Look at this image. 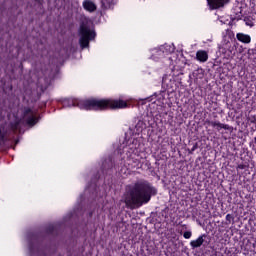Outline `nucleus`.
Instances as JSON below:
<instances>
[{
    "label": "nucleus",
    "instance_id": "nucleus-1",
    "mask_svg": "<svg viewBox=\"0 0 256 256\" xmlns=\"http://www.w3.org/2000/svg\"><path fill=\"white\" fill-rule=\"evenodd\" d=\"M63 105L65 107H79L84 111H105L107 109H125L127 101L123 99H68L64 100Z\"/></svg>",
    "mask_w": 256,
    "mask_h": 256
},
{
    "label": "nucleus",
    "instance_id": "nucleus-2",
    "mask_svg": "<svg viewBox=\"0 0 256 256\" xmlns=\"http://www.w3.org/2000/svg\"><path fill=\"white\" fill-rule=\"evenodd\" d=\"M150 53V59H152V61H155L156 63L163 61V63L171 67L172 71L181 69V67L185 65L183 54L175 52V46L173 45L164 44L158 48L151 49Z\"/></svg>",
    "mask_w": 256,
    "mask_h": 256
},
{
    "label": "nucleus",
    "instance_id": "nucleus-3",
    "mask_svg": "<svg viewBox=\"0 0 256 256\" xmlns=\"http://www.w3.org/2000/svg\"><path fill=\"white\" fill-rule=\"evenodd\" d=\"M152 195H157V190L150 186L148 182L140 181L132 187L130 200L134 204V207H141V205H145V203L151 201Z\"/></svg>",
    "mask_w": 256,
    "mask_h": 256
},
{
    "label": "nucleus",
    "instance_id": "nucleus-4",
    "mask_svg": "<svg viewBox=\"0 0 256 256\" xmlns=\"http://www.w3.org/2000/svg\"><path fill=\"white\" fill-rule=\"evenodd\" d=\"M95 39V31L91 29L85 22L80 26V45L82 48L89 47V42Z\"/></svg>",
    "mask_w": 256,
    "mask_h": 256
},
{
    "label": "nucleus",
    "instance_id": "nucleus-5",
    "mask_svg": "<svg viewBox=\"0 0 256 256\" xmlns=\"http://www.w3.org/2000/svg\"><path fill=\"white\" fill-rule=\"evenodd\" d=\"M23 120L26 121V123L28 125L33 127V125H35L37 123V112L35 110L29 109V108L26 109L24 111Z\"/></svg>",
    "mask_w": 256,
    "mask_h": 256
},
{
    "label": "nucleus",
    "instance_id": "nucleus-6",
    "mask_svg": "<svg viewBox=\"0 0 256 256\" xmlns=\"http://www.w3.org/2000/svg\"><path fill=\"white\" fill-rule=\"evenodd\" d=\"M208 7L211 9V11L215 9H221V7H225L227 3H229V0H207Z\"/></svg>",
    "mask_w": 256,
    "mask_h": 256
},
{
    "label": "nucleus",
    "instance_id": "nucleus-7",
    "mask_svg": "<svg viewBox=\"0 0 256 256\" xmlns=\"http://www.w3.org/2000/svg\"><path fill=\"white\" fill-rule=\"evenodd\" d=\"M162 84L166 89H173L175 87V79L171 75H165L162 79Z\"/></svg>",
    "mask_w": 256,
    "mask_h": 256
},
{
    "label": "nucleus",
    "instance_id": "nucleus-8",
    "mask_svg": "<svg viewBox=\"0 0 256 256\" xmlns=\"http://www.w3.org/2000/svg\"><path fill=\"white\" fill-rule=\"evenodd\" d=\"M82 5L85 11H88L89 13L97 11V5H95L91 0H85Z\"/></svg>",
    "mask_w": 256,
    "mask_h": 256
},
{
    "label": "nucleus",
    "instance_id": "nucleus-9",
    "mask_svg": "<svg viewBox=\"0 0 256 256\" xmlns=\"http://www.w3.org/2000/svg\"><path fill=\"white\" fill-rule=\"evenodd\" d=\"M203 243H205V235H201L196 240H192L190 242V247H192V249H197L201 247Z\"/></svg>",
    "mask_w": 256,
    "mask_h": 256
},
{
    "label": "nucleus",
    "instance_id": "nucleus-10",
    "mask_svg": "<svg viewBox=\"0 0 256 256\" xmlns=\"http://www.w3.org/2000/svg\"><path fill=\"white\" fill-rule=\"evenodd\" d=\"M196 59H198L200 63H205L207 59H209V54H207V51L205 50H199L196 53Z\"/></svg>",
    "mask_w": 256,
    "mask_h": 256
},
{
    "label": "nucleus",
    "instance_id": "nucleus-11",
    "mask_svg": "<svg viewBox=\"0 0 256 256\" xmlns=\"http://www.w3.org/2000/svg\"><path fill=\"white\" fill-rule=\"evenodd\" d=\"M236 38L240 43H251V36L244 34V33H238L236 35Z\"/></svg>",
    "mask_w": 256,
    "mask_h": 256
},
{
    "label": "nucleus",
    "instance_id": "nucleus-12",
    "mask_svg": "<svg viewBox=\"0 0 256 256\" xmlns=\"http://www.w3.org/2000/svg\"><path fill=\"white\" fill-rule=\"evenodd\" d=\"M215 129H217V131H221V129H225L226 131H229L230 127L227 124L218 122Z\"/></svg>",
    "mask_w": 256,
    "mask_h": 256
},
{
    "label": "nucleus",
    "instance_id": "nucleus-13",
    "mask_svg": "<svg viewBox=\"0 0 256 256\" xmlns=\"http://www.w3.org/2000/svg\"><path fill=\"white\" fill-rule=\"evenodd\" d=\"M193 235V233H191V231H186L183 234L184 239H191V236Z\"/></svg>",
    "mask_w": 256,
    "mask_h": 256
},
{
    "label": "nucleus",
    "instance_id": "nucleus-14",
    "mask_svg": "<svg viewBox=\"0 0 256 256\" xmlns=\"http://www.w3.org/2000/svg\"><path fill=\"white\" fill-rule=\"evenodd\" d=\"M219 123V121H211V122H209V125L211 126V127H214V129L217 127V124Z\"/></svg>",
    "mask_w": 256,
    "mask_h": 256
},
{
    "label": "nucleus",
    "instance_id": "nucleus-15",
    "mask_svg": "<svg viewBox=\"0 0 256 256\" xmlns=\"http://www.w3.org/2000/svg\"><path fill=\"white\" fill-rule=\"evenodd\" d=\"M232 219L233 217L231 216V214L226 215V221H231Z\"/></svg>",
    "mask_w": 256,
    "mask_h": 256
},
{
    "label": "nucleus",
    "instance_id": "nucleus-16",
    "mask_svg": "<svg viewBox=\"0 0 256 256\" xmlns=\"http://www.w3.org/2000/svg\"><path fill=\"white\" fill-rule=\"evenodd\" d=\"M84 20L86 21V24H87V25H89V23H91V22L89 21V19H87V18H84Z\"/></svg>",
    "mask_w": 256,
    "mask_h": 256
},
{
    "label": "nucleus",
    "instance_id": "nucleus-17",
    "mask_svg": "<svg viewBox=\"0 0 256 256\" xmlns=\"http://www.w3.org/2000/svg\"><path fill=\"white\" fill-rule=\"evenodd\" d=\"M238 169H243V165H239V166H238Z\"/></svg>",
    "mask_w": 256,
    "mask_h": 256
},
{
    "label": "nucleus",
    "instance_id": "nucleus-18",
    "mask_svg": "<svg viewBox=\"0 0 256 256\" xmlns=\"http://www.w3.org/2000/svg\"><path fill=\"white\" fill-rule=\"evenodd\" d=\"M109 0H102V3H107Z\"/></svg>",
    "mask_w": 256,
    "mask_h": 256
},
{
    "label": "nucleus",
    "instance_id": "nucleus-19",
    "mask_svg": "<svg viewBox=\"0 0 256 256\" xmlns=\"http://www.w3.org/2000/svg\"><path fill=\"white\" fill-rule=\"evenodd\" d=\"M195 149H197V146H194V147L192 148V151H195Z\"/></svg>",
    "mask_w": 256,
    "mask_h": 256
}]
</instances>
